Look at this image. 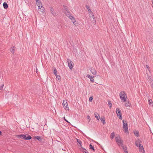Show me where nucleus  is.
<instances>
[{
    "label": "nucleus",
    "instance_id": "1",
    "mask_svg": "<svg viewBox=\"0 0 153 153\" xmlns=\"http://www.w3.org/2000/svg\"><path fill=\"white\" fill-rule=\"evenodd\" d=\"M16 137L19 139H23L24 140H30L31 139L32 137L28 134L17 135Z\"/></svg>",
    "mask_w": 153,
    "mask_h": 153
},
{
    "label": "nucleus",
    "instance_id": "2",
    "mask_svg": "<svg viewBox=\"0 0 153 153\" xmlns=\"http://www.w3.org/2000/svg\"><path fill=\"white\" fill-rule=\"evenodd\" d=\"M120 99L123 100V102H126L127 96L126 94L125 91H122L120 92Z\"/></svg>",
    "mask_w": 153,
    "mask_h": 153
},
{
    "label": "nucleus",
    "instance_id": "3",
    "mask_svg": "<svg viewBox=\"0 0 153 153\" xmlns=\"http://www.w3.org/2000/svg\"><path fill=\"white\" fill-rule=\"evenodd\" d=\"M123 128L124 129L125 132L126 133H128V124L126 121L125 122L124 120H123Z\"/></svg>",
    "mask_w": 153,
    "mask_h": 153
},
{
    "label": "nucleus",
    "instance_id": "4",
    "mask_svg": "<svg viewBox=\"0 0 153 153\" xmlns=\"http://www.w3.org/2000/svg\"><path fill=\"white\" fill-rule=\"evenodd\" d=\"M90 14V17L91 18V21L92 22L94 25H95L96 23V21L95 17L94 16L93 13L91 12Z\"/></svg>",
    "mask_w": 153,
    "mask_h": 153
},
{
    "label": "nucleus",
    "instance_id": "5",
    "mask_svg": "<svg viewBox=\"0 0 153 153\" xmlns=\"http://www.w3.org/2000/svg\"><path fill=\"white\" fill-rule=\"evenodd\" d=\"M116 142L118 143V144L119 146H122L123 140H121L120 137L119 136L115 137Z\"/></svg>",
    "mask_w": 153,
    "mask_h": 153
},
{
    "label": "nucleus",
    "instance_id": "6",
    "mask_svg": "<svg viewBox=\"0 0 153 153\" xmlns=\"http://www.w3.org/2000/svg\"><path fill=\"white\" fill-rule=\"evenodd\" d=\"M67 62H68L69 69L71 70L73 68V66L74 65V63L69 59H67Z\"/></svg>",
    "mask_w": 153,
    "mask_h": 153
},
{
    "label": "nucleus",
    "instance_id": "7",
    "mask_svg": "<svg viewBox=\"0 0 153 153\" xmlns=\"http://www.w3.org/2000/svg\"><path fill=\"white\" fill-rule=\"evenodd\" d=\"M62 105L63 106L64 108L65 109L67 108L68 109V104L67 100H63V101Z\"/></svg>",
    "mask_w": 153,
    "mask_h": 153
},
{
    "label": "nucleus",
    "instance_id": "8",
    "mask_svg": "<svg viewBox=\"0 0 153 153\" xmlns=\"http://www.w3.org/2000/svg\"><path fill=\"white\" fill-rule=\"evenodd\" d=\"M50 10L51 12L52 13V14L53 15V16H57V15L56 13L55 12L53 8L52 7H50Z\"/></svg>",
    "mask_w": 153,
    "mask_h": 153
},
{
    "label": "nucleus",
    "instance_id": "9",
    "mask_svg": "<svg viewBox=\"0 0 153 153\" xmlns=\"http://www.w3.org/2000/svg\"><path fill=\"white\" fill-rule=\"evenodd\" d=\"M79 150L81 152H83V153H88V150L82 146L79 148Z\"/></svg>",
    "mask_w": 153,
    "mask_h": 153
},
{
    "label": "nucleus",
    "instance_id": "10",
    "mask_svg": "<svg viewBox=\"0 0 153 153\" xmlns=\"http://www.w3.org/2000/svg\"><path fill=\"white\" fill-rule=\"evenodd\" d=\"M69 18L71 19L72 22H73L74 24L75 25L76 24V23H75L76 22V21L74 18L73 16H69Z\"/></svg>",
    "mask_w": 153,
    "mask_h": 153
},
{
    "label": "nucleus",
    "instance_id": "11",
    "mask_svg": "<svg viewBox=\"0 0 153 153\" xmlns=\"http://www.w3.org/2000/svg\"><path fill=\"white\" fill-rule=\"evenodd\" d=\"M90 70L93 75H96L97 74V71L94 68H90Z\"/></svg>",
    "mask_w": 153,
    "mask_h": 153
},
{
    "label": "nucleus",
    "instance_id": "12",
    "mask_svg": "<svg viewBox=\"0 0 153 153\" xmlns=\"http://www.w3.org/2000/svg\"><path fill=\"white\" fill-rule=\"evenodd\" d=\"M86 77L90 79L91 81L93 82H94V76L88 74L87 75Z\"/></svg>",
    "mask_w": 153,
    "mask_h": 153
},
{
    "label": "nucleus",
    "instance_id": "13",
    "mask_svg": "<svg viewBox=\"0 0 153 153\" xmlns=\"http://www.w3.org/2000/svg\"><path fill=\"white\" fill-rule=\"evenodd\" d=\"M138 147H139V150L140 152H142L143 151H144L143 147V145H142L141 144H140Z\"/></svg>",
    "mask_w": 153,
    "mask_h": 153
},
{
    "label": "nucleus",
    "instance_id": "14",
    "mask_svg": "<svg viewBox=\"0 0 153 153\" xmlns=\"http://www.w3.org/2000/svg\"><path fill=\"white\" fill-rule=\"evenodd\" d=\"M64 13L68 18L69 17V16H71L70 13L68 11V10H66L64 11Z\"/></svg>",
    "mask_w": 153,
    "mask_h": 153
},
{
    "label": "nucleus",
    "instance_id": "15",
    "mask_svg": "<svg viewBox=\"0 0 153 153\" xmlns=\"http://www.w3.org/2000/svg\"><path fill=\"white\" fill-rule=\"evenodd\" d=\"M36 2V4L37 6L39 8H40V7L41 6L42 7V3L41 2V1L39 0V1Z\"/></svg>",
    "mask_w": 153,
    "mask_h": 153
},
{
    "label": "nucleus",
    "instance_id": "16",
    "mask_svg": "<svg viewBox=\"0 0 153 153\" xmlns=\"http://www.w3.org/2000/svg\"><path fill=\"white\" fill-rule=\"evenodd\" d=\"M34 139H36L39 141H41L42 140V138L40 137L39 136H36L34 137Z\"/></svg>",
    "mask_w": 153,
    "mask_h": 153
},
{
    "label": "nucleus",
    "instance_id": "17",
    "mask_svg": "<svg viewBox=\"0 0 153 153\" xmlns=\"http://www.w3.org/2000/svg\"><path fill=\"white\" fill-rule=\"evenodd\" d=\"M100 120L102 122L103 124L104 125L105 123V117H101L100 118Z\"/></svg>",
    "mask_w": 153,
    "mask_h": 153
},
{
    "label": "nucleus",
    "instance_id": "18",
    "mask_svg": "<svg viewBox=\"0 0 153 153\" xmlns=\"http://www.w3.org/2000/svg\"><path fill=\"white\" fill-rule=\"evenodd\" d=\"M141 142V141L139 139L138 140H137L135 142V144L136 146L138 147V146H139L138 144H140Z\"/></svg>",
    "mask_w": 153,
    "mask_h": 153
},
{
    "label": "nucleus",
    "instance_id": "19",
    "mask_svg": "<svg viewBox=\"0 0 153 153\" xmlns=\"http://www.w3.org/2000/svg\"><path fill=\"white\" fill-rule=\"evenodd\" d=\"M134 133L135 136L137 137H138L139 136V132L138 131L135 130L134 131Z\"/></svg>",
    "mask_w": 153,
    "mask_h": 153
},
{
    "label": "nucleus",
    "instance_id": "20",
    "mask_svg": "<svg viewBox=\"0 0 153 153\" xmlns=\"http://www.w3.org/2000/svg\"><path fill=\"white\" fill-rule=\"evenodd\" d=\"M89 149L90 150H91L92 151H93V152L95 151V149L93 146H92L91 144H90L89 145Z\"/></svg>",
    "mask_w": 153,
    "mask_h": 153
},
{
    "label": "nucleus",
    "instance_id": "21",
    "mask_svg": "<svg viewBox=\"0 0 153 153\" xmlns=\"http://www.w3.org/2000/svg\"><path fill=\"white\" fill-rule=\"evenodd\" d=\"M3 6L5 9H6L8 7V5L6 2H4L3 3Z\"/></svg>",
    "mask_w": 153,
    "mask_h": 153
},
{
    "label": "nucleus",
    "instance_id": "22",
    "mask_svg": "<svg viewBox=\"0 0 153 153\" xmlns=\"http://www.w3.org/2000/svg\"><path fill=\"white\" fill-rule=\"evenodd\" d=\"M95 117L98 120L100 119V115L99 114L97 113H96L94 114Z\"/></svg>",
    "mask_w": 153,
    "mask_h": 153
},
{
    "label": "nucleus",
    "instance_id": "23",
    "mask_svg": "<svg viewBox=\"0 0 153 153\" xmlns=\"http://www.w3.org/2000/svg\"><path fill=\"white\" fill-rule=\"evenodd\" d=\"M116 113L117 115H118V113H119V114H122L121 111L119 108H116Z\"/></svg>",
    "mask_w": 153,
    "mask_h": 153
},
{
    "label": "nucleus",
    "instance_id": "24",
    "mask_svg": "<svg viewBox=\"0 0 153 153\" xmlns=\"http://www.w3.org/2000/svg\"><path fill=\"white\" fill-rule=\"evenodd\" d=\"M114 135L115 134L114 132L111 133L110 135V138L111 140H112L114 138Z\"/></svg>",
    "mask_w": 153,
    "mask_h": 153
},
{
    "label": "nucleus",
    "instance_id": "25",
    "mask_svg": "<svg viewBox=\"0 0 153 153\" xmlns=\"http://www.w3.org/2000/svg\"><path fill=\"white\" fill-rule=\"evenodd\" d=\"M76 140H77V143H78L79 144V145H80V147L82 146V142L80 140L78 139H76Z\"/></svg>",
    "mask_w": 153,
    "mask_h": 153
},
{
    "label": "nucleus",
    "instance_id": "26",
    "mask_svg": "<svg viewBox=\"0 0 153 153\" xmlns=\"http://www.w3.org/2000/svg\"><path fill=\"white\" fill-rule=\"evenodd\" d=\"M39 9H40V11L42 12H44L45 11V9L42 6V7H40V8H39Z\"/></svg>",
    "mask_w": 153,
    "mask_h": 153
},
{
    "label": "nucleus",
    "instance_id": "27",
    "mask_svg": "<svg viewBox=\"0 0 153 153\" xmlns=\"http://www.w3.org/2000/svg\"><path fill=\"white\" fill-rule=\"evenodd\" d=\"M108 105L109 106V107L111 108L112 104L111 103V101L109 100H108Z\"/></svg>",
    "mask_w": 153,
    "mask_h": 153
},
{
    "label": "nucleus",
    "instance_id": "28",
    "mask_svg": "<svg viewBox=\"0 0 153 153\" xmlns=\"http://www.w3.org/2000/svg\"><path fill=\"white\" fill-rule=\"evenodd\" d=\"M10 51L13 54H14L15 51V49L13 47V48H11L10 49Z\"/></svg>",
    "mask_w": 153,
    "mask_h": 153
},
{
    "label": "nucleus",
    "instance_id": "29",
    "mask_svg": "<svg viewBox=\"0 0 153 153\" xmlns=\"http://www.w3.org/2000/svg\"><path fill=\"white\" fill-rule=\"evenodd\" d=\"M152 100H149V104L150 106H153V103H152Z\"/></svg>",
    "mask_w": 153,
    "mask_h": 153
},
{
    "label": "nucleus",
    "instance_id": "30",
    "mask_svg": "<svg viewBox=\"0 0 153 153\" xmlns=\"http://www.w3.org/2000/svg\"><path fill=\"white\" fill-rule=\"evenodd\" d=\"M86 8L88 9V11L91 13V10L90 9V7L88 5H86Z\"/></svg>",
    "mask_w": 153,
    "mask_h": 153
},
{
    "label": "nucleus",
    "instance_id": "31",
    "mask_svg": "<svg viewBox=\"0 0 153 153\" xmlns=\"http://www.w3.org/2000/svg\"><path fill=\"white\" fill-rule=\"evenodd\" d=\"M121 146L122 147L123 149L124 152L125 151H126L127 150V147L126 146H123V145H122V146Z\"/></svg>",
    "mask_w": 153,
    "mask_h": 153
},
{
    "label": "nucleus",
    "instance_id": "32",
    "mask_svg": "<svg viewBox=\"0 0 153 153\" xmlns=\"http://www.w3.org/2000/svg\"><path fill=\"white\" fill-rule=\"evenodd\" d=\"M56 77L57 79L60 81L61 80V76L59 75H56Z\"/></svg>",
    "mask_w": 153,
    "mask_h": 153
},
{
    "label": "nucleus",
    "instance_id": "33",
    "mask_svg": "<svg viewBox=\"0 0 153 153\" xmlns=\"http://www.w3.org/2000/svg\"><path fill=\"white\" fill-rule=\"evenodd\" d=\"M53 73L55 76H56V75H57V71L56 69L54 70Z\"/></svg>",
    "mask_w": 153,
    "mask_h": 153
},
{
    "label": "nucleus",
    "instance_id": "34",
    "mask_svg": "<svg viewBox=\"0 0 153 153\" xmlns=\"http://www.w3.org/2000/svg\"><path fill=\"white\" fill-rule=\"evenodd\" d=\"M130 103L129 102H126L125 103V106L126 107H128L130 106Z\"/></svg>",
    "mask_w": 153,
    "mask_h": 153
},
{
    "label": "nucleus",
    "instance_id": "35",
    "mask_svg": "<svg viewBox=\"0 0 153 153\" xmlns=\"http://www.w3.org/2000/svg\"><path fill=\"white\" fill-rule=\"evenodd\" d=\"M118 115L119 116V119H120V120H122V114H119Z\"/></svg>",
    "mask_w": 153,
    "mask_h": 153
},
{
    "label": "nucleus",
    "instance_id": "36",
    "mask_svg": "<svg viewBox=\"0 0 153 153\" xmlns=\"http://www.w3.org/2000/svg\"><path fill=\"white\" fill-rule=\"evenodd\" d=\"M87 118L88 120V122H90L91 120V118L89 116L87 115Z\"/></svg>",
    "mask_w": 153,
    "mask_h": 153
},
{
    "label": "nucleus",
    "instance_id": "37",
    "mask_svg": "<svg viewBox=\"0 0 153 153\" xmlns=\"http://www.w3.org/2000/svg\"><path fill=\"white\" fill-rule=\"evenodd\" d=\"M93 99V96L90 97L89 98V101L90 102H91Z\"/></svg>",
    "mask_w": 153,
    "mask_h": 153
},
{
    "label": "nucleus",
    "instance_id": "38",
    "mask_svg": "<svg viewBox=\"0 0 153 153\" xmlns=\"http://www.w3.org/2000/svg\"><path fill=\"white\" fill-rule=\"evenodd\" d=\"M4 84H2L0 87V90H1L3 88L4 86Z\"/></svg>",
    "mask_w": 153,
    "mask_h": 153
},
{
    "label": "nucleus",
    "instance_id": "39",
    "mask_svg": "<svg viewBox=\"0 0 153 153\" xmlns=\"http://www.w3.org/2000/svg\"><path fill=\"white\" fill-rule=\"evenodd\" d=\"M64 120L66 122H67V123H69V122L66 120L65 119V118L64 117Z\"/></svg>",
    "mask_w": 153,
    "mask_h": 153
},
{
    "label": "nucleus",
    "instance_id": "40",
    "mask_svg": "<svg viewBox=\"0 0 153 153\" xmlns=\"http://www.w3.org/2000/svg\"><path fill=\"white\" fill-rule=\"evenodd\" d=\"M85 136L86 137L88 138V139H90V138H89L88 137L86 136L85 135Z\"/></svg>",
    "mask_w": 153,
    "mask_h": 153
},
{
    "label": "nucleus",
    "instance_id": "41",
    "mask_svg": "<svg viewBox=\"0 0 153 153\" xmlns=\"http://www.w3.org/2000/svg\"><path fill=\"white\" fill-rule=\"evenodd\" d=\"M151 86L152 87V88H153V83H152L151 85Z\"/></svg>",
    "mask_w": 153,
    "mask_h": 153
},
{
    "label": "nucleus",
    "instance_id": "42",
    "mask_svg": "<svg viewBox=\"0 0 153 153\" xmlns=\"http://www.w3.org/2000/svg\"><path fill=\"white\" fill-rule=\"evenodd\" d=\"M64 8L65 9V10H67V8H66V7H64Z\"/></svg>",
    "mask_w": 153,
    "mask_h": 153
},
{
    "label": "nucleus",
    "instance_id": "43",
    "mask_svg": "<svg viewBox=\"0 0 153 153\" xmlns=\"http://www.w3.org/2000/svg\"><path fill=\"white\" fill-rule=\"evenodd\" d=\"M1 134H2V132L0 131V136L1 135Z\"/></svg>",
    "mask_w": 153,
    "mask_h": 153
},
{
    "label": "nucleus",
    "instance_id": "44",
    "mask_svg": "<svg viewBox=\"0 0 153 153\" xmlns=\"http://www.w3.org/2000/svg\"><path fill=\"white\" fill-rule=\"evenodd\" d=\"M125 153H128V152L127 150L126 151H125Z\"/></svg>",
    "mask_w": 153,
    "mask_h": 153
},
{
    "label": "nucleus",
    "instance_id": "45",
    "mask_svg": "<svg viewBox=\"0 0 153 153\" xmlns=\"http://www.w3.org/2000/svg\"><path fill=\"white\" fill-rule=\"evenodd\" d=\"M146 66L147 68H149V66H148V65H146Z\"/></svg>",
    "mask_w": 153,
    "mask_h": 153
},
{
    "label": "nucleus",
    "instance_id": "46",
    "mask_svg": "<svg viewBox=\"0 0 153 153\" xmlns=\"http://www.w3.org/2000/svg\"><path fill=\"white\" fill-rule=\"evenodd\" d=\"M36 1V2H38V1H39L40 0H35Z\"/></svg>",
    "mask_w": 153,
    "mask_h": 153
},
{
    "label": "nucleus",
    "instance_id": "47",
    "mask_svg": "<svg viewBox=\"0 0 153 153\" xmlns=\"http://www.w3.org/2000/svg\"><path fill=\"white\" fill-rule=\"evenodd\" d=\"M152 4H153V0H152Z\"/></svg>",
    "mask_w": 153,
    "mask_h": 153
},
{
    "label": "nucleus",
    "instance_id": "48",
    "mask_svg": "<svg viewBox=\"0 0 153 153\" xmlns=\"http://www.w3.org/2000/svg\"><path fill=\"white\" fill-rule=\"evenodd\" d=\"M36 73H37V69L36 68Z\"/></svg>",
    "mask_w": 153,
    "mask_h": 153
},
{
    "label": "nucleus",
    "instance_id": "49",
    "mask_svg": "<svg viewBox=\"0 0 153 153\" xmlns=\"http://www.w3.org/2000/svg\"><path fill=\"white\" fill-rule=\"evenodd\" d=\"M62 150H64V151H65V149H62Z\"/></svg>",
    "mask_w": 153,
    "mask_h": 153
}]
</instances>
